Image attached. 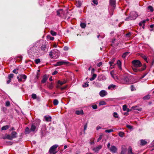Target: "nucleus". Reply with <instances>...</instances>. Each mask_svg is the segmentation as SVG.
<instances>
[{
	"mask_svg": "<svg viewBox=\"0 0 154 154\" xmlns=\"http://www.w3.org/2000/svg\"><path fill=\"white\" fill-rule=\"evenodd\" d=\"M133 66L132 69L133 70L136 72L139 71H142L145 70L146 68V66H144L142 68L139 69L138 67H140L142 65L140 61L139 60H134L132 62Z\"/></svg>",
	"mask_w": 154,
	"mask_h": 154,
	"instance_id": "obj_1",
	"label": "nucleus"
},
{
	"mask_svg": "<svg viewBox=\"0 0 154 154\" xmlns=\"http://www.w3.org/2000/svg\"><path fill=\"white\" fill-rule=\"evenodd\" d=\"M137 17V14L135 11H133L131 12L129 16L126 17L125 20V21H129L133 20L135 19Z\"/></svg>",
	"mask_w": 154,
	"mask_h": 154,
	"instance_id": "obj_2",
	"label": "nucleus"
},
{
	"mask_svg": "<svg viewBox=\"0 0 154 154\" xmlns=\"http://www.w3.org/2000/svg\"><path fill=\"white\" fill-rule=\"evenodd\" d=\"M39 119H37L34 121V122L32 124L30 129V131H34L37 127L38 126L40 123Z\"/></svg>",
	"mask_w": 154,
	"mask_h": 154,
	"instance_id": "obj_3",
	"label": "nucleus"
},
{
	"mask_svg": "<svg viewBox=\"0 0 154 154\" xmlns=\"http://www.w3.org/2000/svg\"><path fill=\"white\" fill-rule=\"evenodd\" d=\"M17 133L15 131H13L12 132L11 135H7L5 137H4V139H7L12 140L13 138H15L17 137Z\"/></svg>",
	"mask_w": 154,
	"mask_h": 154,
	"instance_id": "obj_4",
	"label": "nucleus"
},
{
	"mask_svg": "<svg viewBox=\"0 0 154 154\" xmlns=\"http://www.w3.org/2000/svg\"><path fill=\"white\" fill-rule=\"evenodd\" d=\"M129 77V75H125L123 78L122 79L121 82L124 84L128 83L130 80Z\"/></svg>",
	"mask_w": 154,
	"mask_h": 154,
	"instance_id": "obj_5",
	"label": "nucleus"
},
{
	"mask_svg": "<svg viewBox=\"0 0 154 154\" xmlns=\"http://www.w3.org/2000/svg\"><path fill=\"white\" fill-rule=\"evenodd\" d=\"M58 146V145L56 144L53 145L50 149L49 152L50 153H53L55 154L57 153V152H55L56 149Z\"/></svg>",
	"mask_w": 154,
	"mask_h": 154,
	"instance_id": "obj_6",
	"label": "nucleus"
},
{
	"mask_svg": "<svg viewBox=\"0 0 154 154\" xmlns=\"http://www.w3.org/2000/svg\"><path fill=\"white\" fill-rule=\"evenodd\" d=\"M26 78L27 76L24 74L20 75L17 77V79H18V81L20 82H22L23 79L24 80L23 82L25 81Z\"/></svg>",
	"mask_w": 154,
	"mask_h": 154,
	"instance_id": "obj_7",
	"label": "nucleus"
},
{
	"mask_svg": "<svg viewBox=\"0 0 154 154\" xmlns=\"http://www.w3.org/2000/svg\"><path fill=\"white\" fill-rule=\"evenodd\" d=\"M102 145H100L96 147L93 148L92 149V150L95 152H98L102 148Z\"/></svg>",
	"mask_w": 154,
	"mask_h": 154,
	"instance_id": "obj_8",
	"label": "nucleus"
},
{
	"mask_svg": "<svg viewBox=\"0 0 154 154\" xmlns=\"http://www.w3.org/2000/svg\"><path fill=\"white\" fill-rule=\"evenodd\" d=\"M69 63V62L65 61H59L57 62L55 65V66L62 65L63 64H67Z\"/></svg>",
	"mask_w": 154,
	"mask_h": 154,
	"instance_id": "obj_9",
	"label": "nucleus"
},
{
	"mask_svg": "<svg viewBox=\"0 0 154 154\" xmlns=\"http://www.w3.org/2000/svg\"><path fill=\"white\" fill-rule=\"evenodd\" d=\"M110 151L113 153L116 152L117 150V148L114 146H112L109 148Z\"/></svg>",
	"mask_w": 154,
	"mask_h": 154,
	"instance_id": "obj_10",
	"label": "nucleus"
},
{
	"mask_svg": "<svg viewBox=\"0 0 154 154\" xmlns=\"http://www.w3.org/2000/svg\"><path fill=\"white\" fill-rule=\"evenodd\" d=\"M107 94V92L104 90H102L100 91L99 94L100 96L103 97L106 96Z\"/></svg>",
	"mask_w": 154,
	"mask_h": 154,
	"instance_id": "obj_11",
	"label": "nucleus"
},
{
	"mask_svg": "<svg viewBox=\"0 0 154 154\" xmlns=\"http://www.w3.org/2000/svg\"><path fill=\"white\" fill-rule=\"evenodd\" d=\"M116 85L111 84L109 85L108 87V88L109 90H112L113 89H116Z\"/></svg>",
	"mask_w": 154,
	"mask_h": 154,
	"instance_id": "obj_12",
	"label": "nucleus"
},
{
	"mask_svg": "<svg viewBox=\"0 0 154 154\" xmlns=\"http://www.w3.org/2000/svg\"><path fill=\"white\" fill-rule=\"evenodd\" d=\"M109 3L110 5L112 6L113 8L115 7V0H109Z\"/></svg>",
	"mask_w": 154,
	"mask_h": 154,
	"instance_id": "obj_13",
	"label": "nucleus"
},
{
	"mask_svg": "<svg viewBox=\"0 0 154 154\" xmlns=\"http://www.w3.org/2000/svg\"><path fill=\"white\" fill-rule=\"evenodd\" d=\"M48 79V77H47V76L46 75H44L43 76V78L41 81V83H45L46 82V81Z\"/></svg>",
	"mask_w": 154,
	"mask_h": 154,
	"instance_id": "obj_14",
	"label": "nucleus"
},
{
	"mask_svg": "<svg viewBox=\"0 0 154 154\" xmlns=\"http://www.w3.org/2000/svg\"><path fill=\"white\" fill-rule=\"evenodd\" d=\"M63 13V10L62 9H60L57 11V15L59 16H60V14Z\"/></svg>",
	"mask_w": 154,
	"mask_h": 154,
	"instance_id": "obj_15",
	"label": "nucleus"
},
{
	"mask_svg": "<svg viewBox=\"0 0 154 154\" xmlns=\"http://www.w3.org/2000/svg\"><path fill=\"white\" fill-rule=\"evenodd\" d=\"M44 117L46 122H48L51 121V116H45Z\"/></svg>",
	"mask_w": 154,
	"mask_h": 154,
	"instance_id": "obj_16",
	"label": "nucleus"
},
{
	"mask_svg": "<svg viewBox=\"0 0 154 154\" xmlns=\"http://www.w3.org/2000/svg\"><path fill=\"white\" fill-rule=\"evenodd\" d=\"M76 114L78 115H82L83 114V112L82 110H77L75 112Z\"/></svg>",
	"mask_w": 154,
	"mask_h": 154,
	"instance_id": "obj_17",
	"label": "nucleus"
},
{
	"mask_svg": "<svg viewBox=\"0 0 154 154\" xmlns=\"http://www.w3.org/2000/svg\"><path fill=\"white\" fill-rule=\"evenodd\" d=\"M82 2L80 1H77L75 3V5L76 6H77L78 7H80L82 5Z\"/></svg>",
	"mask_w": 154,
	"mask_h": 154,
	"instance_id": "obj_18",
	"label": "nucleus"
},
{
	"mask_svg": "<svg viewBox=\"0 0 154 154\" xmlns=\"http://www.w3.org/2000/svg\"><path fill=\"white\" fill-rule=\"evenodd\" d=\"M115 60L116 58H114L109 62V64L110 66H112L113 65Z\"/></svg>",
	"mask_w": 154,
	"mask_h": 154,
	"instance_id": "obj_19",
	"label": "nucleus"
},
{
	"mask_svg": "<svg viewBox=\"0 0 154 154\" xmlns=\"http://www.w3.org/2000/svg\"><path fill=\"white\" fill-rule=\"evenodd\" d=\"M10 127V126L8 125H6L3 126L2 128V130H6Z\"/></svg>",
	"mask_w": 154,
	"mask_h": 154,
	"instance_id": "obj_20",
	"label": "nucleus"
},
{
	"mask_svg": "<svg viewBox=\"0 0 154 154\" xmlns=\"http://www.w3.org/2000/svg\"><path fill=\"white\" fill-rule=\"evenodd\" d=\"M117 64L119 68L120 69H122V66H121V62L120 60H118Z\"/></svg>",
	"mask_w": 154,
	"mask_h": 154,
	"instance_id": "obj_21",
	"label": "nucleus"
},
{
	"mask_svg": "<svg viewBox=\"0 0 154 154\" xmlns=\"http://www.w3.org/2000/svg\"><path fill=\"white\" fill-rule=\"evenodd\" d=\"M140 142L141 144L143 146L146 145L147 143V142L145 140H141Z\"/></svg>",
	"mask_w": 154,
	"mask_h": 154,
	"instance_id": "obj_22",
	"label": "nucleus"
},
{
	"mask_svg": "<svg viewBox=\"0 0 154 154\" xmlns=\"http://www.w3.org/2000/svg\"><path fill=\"white\" fill-rule=\"evenodd\" d=\"M48 88L50 89H52L54 87L53 84L52 82H51L49 85H48Z\"/></svg>",
	"mask_w": 154,
	"mask_h": 154,
	"instance_id": "obj_23",
	"label": "nucleus"
},
{
	"mask_svg": "<svg viewBox=\"0 0 154 154\" xmlns=\"http://www.w3.org/2000/svg\"><path fill=\"white\" fill-rule=\"evenodd\" d=\"M110 74L111 75V76L114 79H115L116 77V75L114 73V72L113 71H111L110 72Z\"/></svg>",
	"mask_w": 154,
	"mask_h": 154,
	"instance_id": "obj_24",
	"label": "nucleus"
},
{
	"mask_svg": "<svg viewBox=\"0 0 154 154\" xmlns=\"http://www.w3.org/2000/svg\"><path fill=\"white\" fill-rule=\"evenodd\" d=\"M128 154H134L132 151V148L131 146H129L128 150Z\"/></svg>",
	"mask_w": 154,
	"mask_h": 154,
	"instance_id": "obj_25",
	"label": "nucleus"
},
{
	"mask_svg": "<svg viewBox=\"0 0 154 154\" xmlns=\"http://www.w3.org/2000/svg\"><path fill=\"white\" fill-rule=\"evenodd\" d=\"M150 95H147L143 97V99L144 100H148L150 99Z\"/></svg>",
	"mask_w": 154,
	"mask_h": 154,
	"instance_id": "obj_26",
	"label": "nucleus"
},
{
	"mask_svg": "<svg viewBox=\"0 0 154 154\" xmlns=\"http://www.w3.org/2000/svg\"><path fill=\"white\" fill-rule=\"evenodd\" d=\"M97 75L95 74H94L92 76V77L90 78V80L92 81L94 80L97 77Z\"/></svg>",
	"mask_w": 154,
	"mask_h": 154,
	"instance_id": "obj_27",
	"label": "nucleus"
},
{
	"mask_svg": "<svg viewBox=\"0 0 154 154\" xmlns=\"http://www.w3.org/2000/svg\"><path fill=\"white\" fill-rule=\"evenodd\" d=\"M30 129H29L28 127H27L25 129V133L26 134H29L30 133Z\"/></svg>",
	"mask_w": 154,
	"mask_h": 154,
	"instance_id": "obj_28",
	"label": "nucleus"
},
{
	"mask_svg": "<svg viewBox=\"0 0 154 154\" xmlns=\"http://www.w3.org/2000/svg\"><path fill=\"white\" fill-rule=\"evenodd\" d=\"M46 48V45H43L41 47V49L42 51H44L45 50Z\"/></svg>",
	"mask_w": 154,
	"mask_h": 154,
	"instance_id": "obj_29",
	"label": "nucleus"
},
{
	"mask_svg": "<svg viewBox=\"0 0 154 154\" xmlns=\"http://www.w3.org/2000/svg\"><path fill=\"white\" fill-rule=\"evenodd\" d=\"M124 133L122 131L119 132V135L121 137H124Z\"/></svg>",
	"mask_w": 154,
	"mask_h": 154,
	"instance_id": "obj_30",
	"label": "nucleus"
},
{
	"mask_svg": "<svg viewBox=\"0 0 154 154\" xmlns=\"http://www.w3.org/2000/svg\"><path fill=\"white\" fill-rule=\"evenodd\" d=\"M14 76V75L13 74H10L8 75V79L11 80V79Z\"/></svg>",
	"mask_w": 154,
	"mask_h": 154,
	"instance_id": "obj_31",
	"label": "nucleus"
},
{
	"mask_svg": "<svg viewBox=\"0 0 154 154\" xmlns=\"http://www.w3.org/2000/svg\"><path fill=\"white\" fill-rule=\"evenodd\" d=\"M80 26L82 28H85L86 26V25L85 23H81L80 24Z\"/></svg>",
	"mask_w": 154,
	"mask_h": 154,
	"instance_id": "obj_32",
	"label": "nucleus"
},
{
	"mask_svg": "<svg viewBox=\"0 0 154 154\" xmlns=\"http://www.w3.org/2000/svg\"><path fill=\"white\" fill-rule=\"evenodd\" d=\"M148 8L151 12H153L154 11L153 8L152 6H149L148 7Z\"/></svg>",
	"mask_w": 154,
	"mask_h": 154,
	"instance_id": "obj_33",
	"label": "nucleus"
},
{
	"mask_svg": "<svg viewBox=\"0 0 154 154\" xmlns=\"http://www.w3.org/2000/svg\"><path fill=\"white\" fill-rule=\"evenodd\" d=\"M58 103V101L57 99H55L53 101V104L54 105H57Z\"/></svg>",
	"mask_w": 154,
	"mask_h": 154,
	"instance_id": "obj_34",
	"label": "nucleus"
},
{
	"mask_svg": "<svg viewBox=\"0 0 154 154\" xmlns=\"http://www.w3.org/2000/svg\"><path fill=\"white\" fill-rule=\"evenodd\" d=\"M50 33L53 36H56V32L53 30L50 31Z\"/></svg>",
	"mask_w": 154,
	"mask_h": 154,
	"instance_id": "obj_35",
	"label": "nucleus"
},
{
	"mask_svg": "<svg viewBox=\"0 0 154 154\" xmlns=\"http://www.w3.org/2000/svg\"><path fill=\"white\" fill-rule=\"evenodd\" d=\"M32 98L33 99H36L37 98L36 94H32Z\"/></svg>",
	"mask_w": 154,
	"mask_h": 154,
	"instance_id": "obj_36",
	"label": "nucleus"
},
{
	"mask_svg": "<svg viewBox=\"0 0 154 154\" xmlns=\"http://www.w3.org/2000/svg\"><path fill=\"white\" fill-rule=\"evenodd\" d=\"M106 103L104 101H100L99 103V105H103L106 104Z\"/></svg>",
	"mask_w": 154,
	"mask_h": 154,
	"instance_id": "obj_37",
	"label": "nucleus"
},
{
	"mask_svg": "<svg viewBox=\"0 0 154 154\" xmlns=\"http://www.w3.org/2000/svg\"><path fill=\"white\" fill-rule=\"evenodd\" d=\"M57 83L59 84L60 85H63V84H65V82H61V81H60L59 80L58 81Z\"/></svg>",
	"mask_w": 154,
	"mask_h": 154,
	"instance_id": "obj_38",
	"label": "nucleus"
},
{
	"mask_svg": "<svg viewBox=\"0 0 154 154\" xmlns=\"http://www.w3.org/2000/svg\"><path fill=\"white\" fill-rule=\"evenodd\" d=\"M113 131V130L112 129H109V130H106L105 131V132L106 133H110V132H112Z\"/></svg>",
	"mask_w": 154,
	"mask_h": 154,
	"instance_id": "obj_39",
	"label": "nucleus"
},
{
	"mask_svg": "<svg viewBox=\"0 0 154 154\" xmlns=\"http://www.w3.org/2000/svg\"><path fill=\"white\" fill-rule=\"evenodd\" d=\"M128 54V52H127L124 53L122 55V57L123 58H125L126 57L127 55Z\"/></svg>",
	"mask_w": 154,
	"mask_h": 154,
	"instance_id": "obj_40",
	"label": "nucleus"
},
{
	"mask_svg": "<svg viewBox=\"0 0 154 154\" xmlns=\"http://www.w3.org/2000/svg\"><path fill=\"white\" fill-rule=\"evenodd\" d=\"M126 152V149H123L122 150L120 154H125Z\"/></svg>",
	"mask_w": 154,
	"mask_h": 154,
	"instance_id": "obj_41",
	"label": "nucleus"
},
{
	"mask_svg": "<svg viewBox=\"0 0 154 154\" xmlns=\"http://www.w3.org/2000/svg\"><path fill=\"white\" fill-rule=\"evenodd\" d=\"M35 62L36 64H38L40 62V60L39 59H37L35 60Z\"/></svg>",
	"mask_w": 154,
	"mask_h": 154,
	"instance_id": "obj_42",
	"label": "nucleus"
},
{
	"mask_svg": "<svg viewBox=\"0 0 154 154\" xmlns=\"http://www.w3.org/2000/svg\"><path fill=\"white\" fill-rule=\"evenodd\" d=\"M103 135H100L97 140V142H99L102 138Z\"/></svg>",
	"mask_w": 154,
	"mask_h": 154,
	"instance_id": "obj_43",
	"label": "nucleus"
},
{
	"mask_svg": "<svg viewBox=\"0 0 154 154\" xmlns=\"http://www.w3.org/2000/svg\"><path fill=\"white\" fill-rule=\"evenodd\" d=\"M113 116L116 118H118L119 117L117 113L116 112L113 113Z\"/></svg>",
	"mask_w": 154,
	"mask_h": 154,
	"instance_id": "obj_44",
	"label": "nucleus"
},
{
	"mask_svg": "<svg viewBox=\"0 0 154 154\" xmlns=\"http://www.w3.org/2000/svg\"><path fill=\"white\" fill-rule=\"evenodd\" d=\"M126 127L130 129H131L133 128V126L129 125H127Z\"/></svg>",
	"mask_w": 154,
	"mask_h": 154,
	"instance_id": "obj_45",
	"label": "nucleus"
},
{
	"mask_svg": "<svg viewBox=\"0 0 154 154\" xmlns=\"http://www.w3.org/2000/svg\"><path fill=\"white\" fill-rule=\"evenodd\" d=\"M127 109V107L126 105H124L123 106V110L124 111H126Z\"/></svg>",
	"mask_w": 154,
	"mask_h": 154,
	"instance_id": "obj_46",
	"label": "nucleus"
},
{
	"mask_svg": "<svg viewBox=\"0 0 154 154\" xmlns=\"http://www.w3.org/2000/svg\"><path fill=\"white\" fill-rule=\"evenodd\" d=\"M10 103L9 101H7L5 103V106H10Z\"/></svg>",
	"mask_w": 154,
	"mask_h": 154,
	"instance_id": "obj_47",
	"label": "nucleus"
},
{
	"mask_svg": "<svg viewBox=\"0 0 154 154\" xmlns=\"http://www.w3.org/2000/svg\"><path fill=\"white\" fill-rule=\"evenodd\" d=\"M48 38H49L50 40H53L54 38V37H51L50 35H48L47 36Z\"/></svg>",
	"mask_w": 154,
	"mask_h": 154,
	"instance_id": "obj_48",
	"label": "nucleus"
},
{
	"mask_svg": "<svg viewBox=\"0 0 154 154\" xmlns=\"http://www.w3.org/2000/svg\"><path fill=\"white\" fill-rule=\"evenodd\" d=\"M53 52L52 51H50L49 53V55L51 58H53Z\"/></svg>",
	"mask_w": 154,
	"mask_h": 154,
	"instance_id": "obj_49",
	"label": "nucleus"
},
{
	"mask_svg": "<svg viewBox=\"0 0 154 154\" xmlns=\"http://www.w3.org/2000/svg\"><path fill=\"white\" fill-rule=\"evenodd\" d=\"M92 107L94 109H96L97 108V106L96 104L92 105Z\"/></svg>",
	"mask_w": 154,
	"mask_h": 154,
	"instance_id": "obj_50",
	"label": "nucleus"
},
{
	"mask_svg": "<svg viewBox=\"0 0 154 154\" xmlns=\"http://www.w3.org/2000/svg\"><path fill=\"white\" fill-rule=\"evenodd\" d=\"M131 91H133L135 90V88L133 85H131Z\"/></svg>",
	"mask_w": 154,
	"mask_h": 154,
	"instance_id": "obj_51",
	"label": "nucleus"
},
{
	"mask_svg": "<svg viewBox=\"0 0 154 154\" xmlns=\"http://www.w3.org/2000/svg\"><path fill=\"white\" fill-rule=\"evenodd\" d=\"M89 85L88 84V83H85V84L83 85V87H88Z\"/></svg>",
	"mask_w": 154,
	"mask_h": 154,
	"instance_id": "obj_52",
	"label": "nucleus"
},
{
	"mask_svg": "<svg viewBox=\"0 0 154 154\" xmlns=\"http://www.w3.org/2000/svg\"><path fill=\"white\" fill-rule=\"evenodd\" d=\"M131 35V33L130 32H129L127 33V34H126L125 35L126 37H129Z\"/></svg>",
	"mask_w": 154,
	"mask_h": 154,
	"instance_id": "obj_53",
	"label": "nucleus"
},
{
	"mask_svg": "<svg viewBox=\"0 0 154 154\" xmlns=\"http://www.w3.org/2000/svg\"><path fill=\"white\" fill-rule=\"evenodd\" d=\"M67 85H65L63 87H61V90H64L65 89L66 87H67Z\"/></svg>",
	"mask_w": 154,
	"mask_h": 154,
	"instance_id": "obj_54",
	"label": "nucleus"
},
{
	"mask_svg": "<svg viewBox=\"0 0 154 154\" xmlns=\"http://www.w3.org/2000/svg\"><path fill=\"white\" fill-rule=\"evenodd\" d=\"M102 64V62H100L97 64V66L98 67H100Z\"/></svg>",
	"mask_w": 154,
	"mask_h": 154,
	"instance_id": "obj_55",
	"label": "nucleus"
},
{
	"mask_svg": "<svg viewBox=\"0 0 154 154\" xmlns=\"http://www.w3.org/2000/svg\"><path fill=\"white\" fill-rule=\"evenodd\" d=\"M61 85H60L59 84H58L57 85L56 87L57 88H60L61 89Z\"/></svg>",
	"mask_w": 154,
	"mask_h": 154,
	"instance_id": "obj_56",
	"label": "nucleus"
},
{
	"mask_svg": "<svg viewBox=\"0 0 154 154\" xmlns=\"http://www.w3.org/2000/svg\"><path fill=\"white\" fill-rule=\"evenodd\" d=\"M12 72L13 73H15L16 74H17L18 73V72L16 71V69H14V70Z\"/></svg>",
	"mask_w": 154,
	"mask_h": 154,
	"instance_id": "obj_57",
	"label": "nucleus"
},
{
	"mask_svg": "<svg viewBox=\"0 0 154 154\" xmlns=\"http://www.w3.org/2000/svg\"><path fill=\"white\" fill-rule=\"evenodd\" d=\"M142 57L144 59V60L146 61H147V58L144 55H143L142 56Z\"/></svg>",
	"mask_w": 154,
	"mask_h": 154,
	"instance_id": "obj_58",
	"label": "nucleus"
},
{
	"mask_svg": "<svg viewBox=\"0 0 154 154\" xmlns=\"http://www.w3.org/2000/svg\"><path fill=\"white\" fill-rule=\"evenodd\" d=\"M58 72L57 71L55 70L52 73V75H54L57 74V73Z\"/></svg>",
	"mask_w": 154,
	"mask_h": 154,
	"instance_id": "obj_59",
	"label": "nucleus"
},
{
	"mask_svg": "<svg viewBox=\"0 0 154 154\" xmlns=\"http://www.w3.org/2000/svg\"><path fill=\"white\" fill-rule=\"evenodd\" d=\"M94 139L92 141H91L90 142V143L91 144V145L92 144H94Z\"/></svg>",
	"mask_w": 154,
	"mask_h": 154,
	"instance_id": "obj_60",
	"label": "nucleus"
},
{
	"mask_svg": "<svg viewBox=\"0 0 154 154\" xmlns=\"http://www.w3.org/2000/svg\"><path fill=\"white\" fill-rule=\"evenodd\" d=\"M93 2L96 4V5H97L98 4V2H97V0H94L93 1Z\"/></svg>",
	"mask_w": 154,
	"mask_h": 154,
	"instance_id": "obj_61",
	"label": "nucleus"
},
{
	"mask_svg": "<svg viewBox=\"0 0 154 154\" xmlns=\"http://www.w3.org/2000/svg\"><path fill=\"white\" fill-rule=\"evenodd\" d=\"M64 49L65 51L67 50L68 49V48L66 46L64 47Z\"/></svg>",
	"mask_w": 154,
	"mask_h": 154,
	"instance_id": "obj_62",
	"label": "nucleus"
},
{
	"mask_svg": "<svg viewBox=\"0 0 154 154\" xmlns=\"http://www.w3.org/2000/svg\"><path fill=\"white\" fill-rule=\"evenodd\" d=\"M146 22V20H143L142 21H141V22L142 23L143 25Z\"/></svg>",
	"mask_w": 154,
	"mask_h": 154,
	"instance_id": "obj_63",
	"label": "nucleus"
},
{
	"mask_svg": "<svg viewBox=\"0 0 154 154\" xmlns=\"http://www.w3.org/2000/svg\"><path fill=\"white\" fill-rule=\"evenodd\" d=\"M11 79H8V80L7 81V84H9L11 82Z\"/></svg>",
	"mask_w": 154,
	"mask_h": 154,
	"instance_id": "obj_64",
	"label": "nucleus"
}]
</instances>
